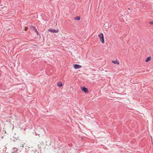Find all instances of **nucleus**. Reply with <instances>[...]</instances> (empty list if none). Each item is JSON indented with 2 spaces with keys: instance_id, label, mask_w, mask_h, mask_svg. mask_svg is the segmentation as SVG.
Returning a JSON list of instances; mask_svg holds the SVG:
<instances>
[{
  "instance_id": "nucleus-1",
  "label": "nucleus",
  "mask_w": 153,
  "mask_h": 153,
  "mask_svg": "<svg viewBox=\"0 0 153 153\" xmlns=\"http://www.w3.org/2000/svg\"><path fill=\"white\" fill-rule=\"evenodd\" d=\"M98 36L100 39V41L102 44L104 43V39L103 35L102 33H101L98 35Z\"/></svg>"
},
{
  "instance_id": "nucleus-2",
  "label": "nucleus",
  "mask_w": 153,
  "mask_h": 153,
  "mask_svg": "<svg viewBox=\"0 0 153 153\" xmlns=\"http://www.w3.org/2000/svg\"><path fill=\"white\" fill-rule=\"evenodd\" d=\"M81 90L82 91H84L85 93H88V89L85 87H81Z\"/></svg>"
},
{
  "instance_id": "nucleus-3",
  "label": "nucleus",
  "mask_w": 153,
  "mask_h": 153,
  "mask_svg": "<svg viewBox=\"0 0 153 153\" xmlns=\"http://www.w3.org/2000/svg\"><path fill=\"white\" fill-rule=\"evenodd\" d=\"M48 30L53 33H57L59 32L58 29L55 30L53 29H48Z\"/></svg>"
},
{
  "instance_id": "nucleus-4",
  "label": "nucleus",
  "mask_w": 153,
  "mask_h": 153,
  "mask_svg": "<svg viewBox=\"0 0 153 153\" xmlns=\"http://www.w3.org/2000/svg\"><path fill=\"white\" fill-rule=\"evenodd\" d=\"M82 67V66L79 65L75 64L74 65V68L75 69H79Z\"/></svg>"
},
{
  "instance_id": "nucleus-5",
  "label": "nucleus",
  "mask_w": 153,
  "mask_h": 153,
  "mask_svg": "<svg viewBox=\"0 0 153 153\" xmlns=\"http://www.w3.org/2000/svg\"><path fill=\"white\" fill-rule=\"evenodd\" d=\"M111 62L114 64H117V65L120 64V63L119 62V61L117 60H112V61Z\"/></svg>"
},
{
  "instance_id": "nucleus-6",
  "label": "nucleus",
  "mask_w": 153,
  "mask_h": 153,
  "mask_svg": "<svg viewBox=\"0 0 153 153\" xmlns=\"http://www.w3.org/2000/svg\"><path fill=\"white\" fill-rule=\"evenodd\" d=\"M63 85L62 83L61 82H59L58 84H57V86H58V87H61Z\"/></svg>"
},
{
  "instance_id": "nucleus-7",
  "label": "nucleus",
  "mask_w": 153,
  "mask_h": 153,
  "mask_svg": "<svg viewBox=\"0 0 153 153\" xmlns=\"http://www.w3.org/2000/svg\"><path fill=\"white\" fill-rule=\"evenodd\" d=\"M151 59V57L150 56H149V57H148L146 59V60L145 61L146 62H148L149 61H150Z\"/></svg>"
},
{
  "instance_id": "nucleus-8",
  "label": "nucleus",
  "mask_w": 153,
  "mask_h": 153,
  "mask_svg": "<svg viewBox=\"0 0 153 153\" xmlns=\"http://www.w3.org/2000/svg\"><path fill=\"white\" fill-rule=\"evenodd\" d=\"M108 26V23H105L103 27L105 28H107Z\"/></svg>"
},
{
  "instance_id": "nucleus-9",
  "label": "nucleus",
  "mask_w": 153,
  "mask_h": 153,
  "mask_svg": "<svg viewBox=\"0 0 153 153\" xmlns=\"http://www.w3.org/2000/svg\"><path fill=\"white\" fill-rule=\"evenodd\" d=\"M30 28L33 30H34V29H35V28L33 26H30Z\"/></svg>"
},
{
  "instance_id": "nucleus-10",
  "label": "nucleus",
  "mask_w": 153,
  "mask_h": 153,
  "mask_svg": "<svg viewBox=\"0 0 153 153\" xmlns=\"http://www.w3.org/2000/svg\"><path fill=\"white\" fill-rule=\"evenodd\" d=\"M75 20H79L80 19V18L79 17H78L77 18L75 19Z\"/></svg>"
},
{
  "instance_id": "nucleus-11",
  "label": "nucleus",
  "mask_w": 153,
  "mask_h": 153,
  "mask_svg": "<svg viewBox=\"0 0 153 153\" xmlns=\"http://www.w3.org/2000/svg\"><path fill=\"white\" fill-rule=\"evenodd\" d=\"M34 30H35V32H36V33L38 34H39V33H38V31H37V30H36V29L35 28V29H34Z\"/></svg>"
},
{
  "instance_id": "nucleus-12",
  "label": "nucleus",
  "mask_w": 153,
  "mask_h": 153,
  "mask_svg": "<svg viewBox=\"0 0 153 153\" xmlns=\"http://www.w3.org/2000/svg\"><path fill=\"white\" fill-rule=\"evenodd\" d=\"M27 29H28L27 27H26L25 29V30L27 31Z\"/></svg>"
},
{
  "instance_id": "nucleus-13",
  "label": "nucleus",
  "mask_w": 153,
  "mask_h": 153,
  "mask_svg": "<svg viewBox=\"0 0 153 153\" xmlns=\"http://www.w3.org/2000/svg\"><path fill=\"white\" fill-rule=\"evenodd\" d=\"M150 24L151 25H153V22H150Z\"/></svg>"
}]
</instances>
